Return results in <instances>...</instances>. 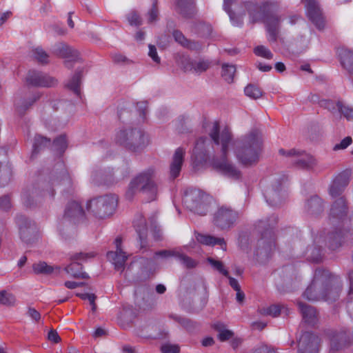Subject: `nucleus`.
I'll list each match as a JSON object with an SVG mask.
<instances>
[{
    "mask_svg": "<svg viewBox=\"0 0 353 353\" xmlns=\"http://www.w3.org/2000/svg\"><path fill=\"white\" fill-rule=\"evenodd\" d=\"M58 185L63 186L65 189L72 185L71 178L61 162L57 164L55 170L48 178L39 182L23 194L24 205L32 208L37 204L40 197L48 196L52 198L55 194L54 188Z\"/></svg>",
    "mask_w": 353,
    "mask_h": 353,
    "instance_id": "1",
    "label": "nucleus"
},
{
    "mask_svg": "<svg viewBox=\"0 0 353 353\" xmlns=\"http://www.w3.org/2000/svg\"><path fill=\"white\" fill-rule=\"evenodd\" d=\"M341 291L342 281L339 276L328 270H316L303 296L311 301L322 300L332 303L339 298Z\"/></svg>",
    "mask_w": 353,
    "mask_h": 353,
    "instance_id": "2",
    "label": "nucleus"
},
{
    "mask_svg": "<svg viewBox=\"0 0 353 353\" xmlns=\"http://www.w3.org/2000/svg\"><path fill=\"white\" fill-rule=\"evenodd\" d=\"M209 135L214 141L217 147H220V155L213 156L211 160V165L216 170L234 179H239L241 172L236 166L228 159L229 145L232 139V134L228 128H225L220 132L218 122L213 123Z\"/></svg>",
    "mask_w": 353,
    "mask_h": 353,
    "instance_id": "3",
    "label": "nucleus"
},
{
    "mask_svg": "<svg viewBox=\"0 0 353 353\" xmlns=\"http://www.w3.org/2000/svg\"><path fill=\"white\" fill-rule=\"evenodd\" d=\"M262 148L263 140L260 132L252 130L234 142V152L240 163L251 166L259 161Z\"/></svg>",
    "mask_w": 353,
    "mask_h": 353,
    "instance_id": "4",
    "label": "nucleus"
},
{
    "mask_svg": "<svg viewBox=\"0 0 353 353\" xmlns=\"http://www.w3.org/2000/svg\"><path fill=\"white\" fill-rule=\"evenodd\" d=\"M223 6L234 26H240L243 24L246 11L248 12L251 23L254 24L261 19L260 7L254 1L239 3L236 0H224Z\"/></svg>",
    "mask_w": 353,
    "mask_h": 353,
    "instance_id": "5",
    "label": "nucleus"
},
{
    "mask_svg": "<svg viewBox=\"0 0 353 353\" xmlns=\"http://www.w3.org/2000/svg\"><path fill=\"white\" fill-rule=\"evenodd\" d=\"M156 170L150 167L139 173L130 183L125 192V196L128 200L132 199L134 195L142 192L149 195V200L153 201L156 199L158 188L154 181Z\"/></svg>",
    "mask_w": 353,
    "mask_h": 353,
    "instance_id": "6",
    "label": "nucleus"
},
{
    "mask_svg": "<svg viewBox=\"0 0 353 353\" xmlns=\"http://www.w3.org/2000/svg\"><path fill=\"white\" fill-rule=\"evenodd\" d=\"M277 220L274 218L271 223L265 221H261L258 225L259 231L261 233V238L258 240L255 250V254L260 259H266L272 254L274 248V233L273 227Z\"/></svg>",
    "mask_w": 353,
    "mask_h": 353,
    "instance_id": "7",
    "label": "nucleus"
},
{
    "mask_svg": "<svg viewBox=\"0 0 353 353\" xmlns=\"http://www.w3.org/2000/svg\"><path fill=\"white\" fill-rule=\"evenodd\" d=\"M117 204V197L115 195L107 194L89 201L87 210L95 217L103 219L114 213Z\"/></svg>",
    "mask_w": 353,
    "mask_h": 353,
    "instance_id": "8",
    "label": "nucleus"
},
{
    "mask_svg": "<svg viewBox=\"0 0 353 353\" xmlns=\"http://www.w3.org/2000/svg\"><path fill=\"white\" fill-rule=\"evenodd\" d=\"M199 138L195 143V146L192 150V161L194 169H198L201 165L207 162L210 159L213 152H219L220 147H217L212 137Z\"/></svg>",
    "mask_w": 353,
    "mask_h": 353,
    "instance_id": "9",
    "label": "nucleus"
},
{
    "mask_svg": "<svg viewBox=\"0 0 353 353\" xmlns=\"http://www.w3.org/2000/svg\"><path fill=\"white\" fill-rule=\"evenodd\" d=\"M183 201L188 209L199 215L204 216L210 210L211 198L200 190H188Z\"/></svg>",
    "mask_w": 353,
    "mask_h": 353,
    "instance_id": "10",
    "label": "nucleus"
},
{
    "mask_svg": "<svg viewBox=\"0 0 353 353\" xmlns=\"http://www.w3.org/2000/svg\"><path fill=\"white\" fill-rule=\"evenodd\" d=\"M115 141L128 150L135 151L145 144L144 132L137 128L121 130L116 134Z\"/></svg>",
    "mask_w": 353,
    "mask_h": 353,
    "instance_id": "11",
    "label": "nucleus"
},
{
    "mask_svg": "<svg viewBox=\"0 0 353 353\" xmlns=\"http://www.w3.org/2000/svg\"><path fill=\"white\" fill-rule=\"evenodd\" d=\"M279 153L289 157L291 162L299 168L310 170L316 165L315 158L303 150L291 149L286 151L284 149H280Z\"/></svg>",
    "mask_w": 353,
    "mask_h": 353,
    "instance_id": "12",
    "label": "nucleus"
},
{
    "mask_svg": "<svg viewBox=\"0 0 353 353\" xmlns=\"http://www.w3.org/2000/svg\"><path fill=\"white\" fill-rule=\"evenodd\" d=\"M239 217L238 212L229 207L221 206L214 214V223L221 230H228L233 226Z\"/></svg>",
    "mask_w": 353,
    "mask_h": 353,
    "instance_id": "13",
    "label": "nucleus"
},
{
    "mask_svg": "<svg viewBox=\"0 0 353 353\" xmlns=\"http://www.w3.org/2000/svg\"><path fill=\"white\" fill-rule=\"evenodd\" d=\"M94 256V252H79L72 255L71 257L72 263L65 268V272L75 279H88V274L82 271V265L79 263L78 261L85 260L88 258H92Z\"/></svg>",
    "mask_w": 353,
    "mask_h": 353,
    "instance_id": "14",
    "label": "nucleus"
},
{
    "mask_svg": "<svg viewBox=\"0 0 353 353\" xmlns=\"http://www.w3.org/2000/svg\"><path fill=\"white\" fill-rule=\"evenodd\" d=\"M319 337L309 332L303 333L297 341L298 353H318Z\"/></svg>",
    "mask_w": 353,
    "mask_h": 353,
    "instance_id": "15",
    "label": "nucleus"
},
{
    "mask_svg": "<svg viewBox=\"0 0 353 353\" xmlns=\"http://www.w3.org/2000/svg\"><path fill=\"white\" fill-rule=\"evenodd\" d=\"M17 222L21 240L26 243L33 242L37 236V228L35 224L23 216H19Z\"/></svg>",
    "mask_w": 353,
    "mask_h": 353,
    "instance_id": "16",
    "label": "nucleus"
},
{
    "mask_svg": "<svg viewBox=\"0 0 353 353\" xmlns=\"http://www.w3.org/2000/svg\"><path fill=\"white\" fill-rule=\"evenodd\" d=\"M307 8V17L317 29L325 28V21L322 11L316 0H303Z\"/></svg>",
    "mask_w": 353,
    "mask_h": 353,
    "instance_id": "17",
    "label": "nucleus"
},
{
    "mask_svg": "<svg viewBox=\"0 0 353 353\" xmlns=\"http://www.w3.org/2000/svg\"><path fill=\"white\" fill-rule=\"evenodd\" d=\"M28 84L34 87H54L57 84V80L41 72L30 71L26 76Z\"/></svg>",
    "mask_w": 353,
    "mask_h": 353,
    "instance_id": "18",
    "label": "nucleus"
},
{
    "mask_svg": "<svg viewBox=\"0 0 353 353\" xmlns=\"http://www.w3.org/2000/svg\"><path fill=\"white\" fill-rule=\"evenodd\" d=\"M345 239V234L341 229H335L334 231L327 234L326 238L320 233L315 239L316 243L325 241L329 248L332 250H336L342 246Z\"/></svg>",
    "mask_w": 353,
    "mask_h": 353,
    "instance_id": "19",
    "label": "nucleus"
},
{
    "mask_svg": "<svg viewBox=\"0 0 353 353\" xmlns=\"http://www.w3.org/2000/svg\"><path fill=\"white\" fill-rule=\"evenodd\" d=\"M121 238L117 237L114 243L116 251H110L107 253L108 259L112 263L117 271L122 272L125 269V263L128 256L121 248Z\"/></svg>",
    "mask_w": 353,
    "mask_h": 353,
    "instance_id": "20",
    "label": "nucleus"
},
{
    "mask_svg": "<svg viewBox=\"0 0 353 353\" xmlns=\"http://www.w3.org/2000/svg\"><path fill=\"white\" fill-rule=\"evenodd\" d=\"M174 10L185 19H194L198 12L196 0H174Z\"/></svg>",
    "mask_w": 353,
    "mask_h": 353,
    "instance_id": "21",
    "label": "nucleus"
},
{
    "mask_svg": "<svg viewBox=\"0 0 353 353\" xmlns=\"http://www.w3.org/2000/svg\"><path fill=\"white\" fill-rule=\"evenodd\" d=\"M266 201L272 206H278L284 199L285 193L282 190L281 183L276 181L264 190Z\"/></svg>",
    "mask_w": 353,
    "mask_h": 353,
    "instance_id": "22",
    "label": "nucleus"
},
{
    "mask_svg": "<svg viewBox=\"0 0 353 353\" xmlns=\"http://www.w3.org/2000/svg\"><path fill=\"white\" fill-rule=\"evenodd\" d=\"M350 182V174L347 172L344 171L339 173L333 179L329 188V194L333 199H338L342 196L345 188Z\"/></svg>",
    "mask_w": 353,
    "mask_h": 353,
    "instance_id": "23",
    "label": "nucleus"
},
{
    "mask_svg": "<svg viewBox=\"0 0 353 353\" xmlns=\"http://www.w3.org/2000/svg\"><path fill=\"white\" fill-rule=\"evenodd\" d=\"M85 212L81 204L76 201L68 203L63 215V219L72 223H77L84 218Z\"/></svg>",
    "mask_w": 353,
    "mask_h": 353,
    "instance_id": "24",
    "label": "nucleus"
},
{
    "mask_svg": "<svg viewBox=\"0 0 353 353\" xmlns=\"http://www.w3.org/2000/svg\"><path fill=\"white\" fill-rule=\"evenodd\" d=\"M185 149L182 147L176 148L173 154L169 168V177L174 180L177 178L181 172L184 161Z\"/></svg>",
    "mask_w": 353,
    "mask_h": 353,
    "instance_id": "25",
    "label": "nucleus"
},
{
    "mask_svg": "<svg viewBox=\"0 0 353 353\" xmlns=\"http://www.w3.org/2000/svg\"><path fill=\"white\" fill-rule=\"evenodd\" d=\"M54 53L64 59H67L68 62L77 61L79 59V52L65 43H59L54 46Z\"/></svg>",
    "mask_w": 353,
    "mask_h": 353,
    "instance_id": "26",
    "label": "nucleus"
},
{
    "mask_svg": "<svg viewBox=\"0 0 353 353\" xmlns=\"http://www.w3.org/2000/svg\"><path fill=\"white\" fill-rule=\"evenodd\" d=\"M281 19L276 15H268L265 19L267 32L270 42H276L279 34Z\"/></svg>",
    "mask_w": 353,
    "mask_h": 353,
    "instance_id": "27",
    "label": "nucleus"
},
{
    "mask_svg": "<svg viewBox=\"0 0 353 353\" xmlns=\"http://www.w3.org/2000/svg\"><path fill=\"white\" fill-rule=\"evenodd\" d=\"M347 206L344 196L336 199L330 209V219H335L339 221L347 216Z\"/></svg>",
    "mask_w": 353,
    "mask_h": 353,
    "instance_id": "28",
    "label": "nucleus"
},
{
    "mask_svg": "<svg viewBox=\"0 0 353 353\" xmlns=\"http://www.w3.org/2000/svg\"><path fill=\"white\" fill-rule=\"evenodd\" d=\"M299 311L304 321L308 324L314 325L318 321V315L316 309L301 301H297Z\"/></svg>",
    "mask_w": 353,
    "mask_h": 353,
    "instance_id": "29",
    "label": "nucleus"
},
{
    "mask_svg": "<svg viewBox=\"0 0 353 353\" xmlns=\"http://www.w3.org/2000/svg\"><path fill=\"white\" fill-rule=\"evenodd\" d=\"M134 225L138 234L141 250H144L148 246L147 236L148 228L144 217L139 215L134 222Z\"/></svg>",
    "mask_w": 353,
    "mask_h": 353,
    "instance_id": "30",
    "label": "nucleus"
},
{
    "mask_svg": "<svg viewBox=\"0 0 353 353\" xmlns=\"http://www.w3.org/2000/svg\"><path fill=\"white\" fill-rule=\"evenodd\" d=\"M348 337L345 332H335L330 340V350L332 352L343 349L348 343Z\"/></svg>",
    "mask_w": 353,
    "mask_h": 353,
    "instance_id": "31",
    "label": "nucleus"
},
{
    "mask_svg": "<svg viewBox=\"0 0 353 353\" xmlns=\"http://www.w3.org/2000/svg\"><path fill=\"white\" fill-rule=\"evenodd\" d=\"M196 239L200 243L206 245H219L223 250H226L227 245L223 238L215 237L214 236L198 234Z\"/></svg>",
    "mask_w": 353,
    "mask_h": 353,
    "instance_id": "32",
    "label": "nucleus"
},
{
    "mask_svg": "<svg viewBox=\"0 0 353 353\" xmlns=\"http://www.w3.org/2000/svg\"><path fill=\"white\" fill-rule=\"evenodd\" d=\"M305 208L308 214L317 215L323 210V201L318 196H312L307 201Z\"/></svg>",
    "mask_w": 353,
    "mask_h": 353,
    "instance_id": "33",
    "label": "nucleus"
},
{
    "mask_svg": "<svg viewBox=\"0 0 353 353\" xmlns=\"http://www.w3.org/2000/svg\"><path fill=\"white\" fill-rule=\"evenodd\" d=\"M39 97V95H34L27 99L22 98L17 99L14 102L17 112L21 116L23 115Z\"/></svg>",
    "mask_w": 353,
    "mask_h": 353,
    "instance_id": "34",
    "label": "nucleus"
},
{
    "mask_svg": "<svg viewBox=\"0 0 353 353\" xmlns=\"http://www.w3.org/2000/svg\"><path fill=\"white\" fill-rule=\"evenodd\" d=\"M339 55L341 63L345 70L350 74H353V52L342 48L339 50Z\"/></svg>",
    "mask_w": 353,
    "mask_h": 353,
    "instance_id": "35",
    "label": "nucleus"
},
{
    "mask_svg": "<svg viewBox=\"0 0 353 353\" xmlns=\"http://www.w3.org/2000/svg\"><path fill=\"white\" fill-rule=\"evenodd\" d=\"M145 17L148 24H154L159 21L160 12L158 6V0H152V6L145 13Z\"/></svg>",
    "mask_w": 353,
    "mask_h": 353,
    "instance_id": "36",
    "label": "nucleus"
},
{
    "mask_svg": "<svg viewBox=\"0 0 353 353\" xmlns=\"http://www.w3.org/2000/svg\"><path fill=\"white\" fill-rule=\"evenodd\" d=\"M212 66V62L209 60L201 59L194 61L193 65H188L185 67L188 70H193L192 72L201 74L208 70Z\"/></svg>",
    "mask_w": 353,
    "mask_h": 353,
    "instance_id": "37",
    "label": "nucleus"
},
{
    "mask_svg": "<svg viewBox=\"0 0 353 353\" xmlns=\"http://www.w3.org/2000/svg\"><path fill=\"white\" fill-rule=\"evenodd\" d=\"M50 145V140L40 134L34 137L32 157Z\"/></svg>",
    "mask_w": 353,
    "mask_h": 353,
    "instance_id": "38",
    "label": "nucleus"
},
{
    "mask_svg": "<svg viewBox=\"0 0 353 353\" xmlns=\"http://www.w3.org/2000/svg\"><path fill=\"white\" fill-rule=\"evenodd\" d=\"M172 34L175 41L184 47L190 49H198L200 48V45L198 43L188 40L179 30H174Z\"/></svg>",
    "mask_w": 353,
    "mask_h": 353,
    "instance_id": "39",
    "label": "nucleus"
},
{
    "mask_svg": "<svg viewBox=\"0 0 353 353\" xmlns=\"http://www.w3.org/2000/svg\"><path fill=\"white\" fill-rule=\"evenodd\" d=\"M81 72V70H77L66 84V87L77 96L80 95V84L82 76Z\"/></svg>",
    "mask_w": 353,
    "mask_h": 353,
    "instance_id": "40",
    "label": "nucleus"
},
{
    "mask_svg": "<svg viewBox=\"0 0 353 353\" xmlns=\"http://www.w3.org/2000/svg\"><path fill=\"white\" fill-rule=\"evenodd\" d=\"M214 327L218 332L217 337L221 342L228 341L234 336V333L232 330L226 329L225 325L222 323L214 324Z\"/></svg>",
    "mask_w": 353,
    "mask_h": 353,
    "instance_id": "41",
    "label": "nucleus"
},
{
    "mask_svg": "<svg viewBox=\"0 0 353 353\" xmlns=\"http://www.w3.org/2000/svg\"><path fill=\"white\" fill-rule=\"evenodd\" d=\"M236 72V68L234 65L224 63L222 65L221 76L228 83L233 81L234 76Z\"/></svg>",
    "mask_w": 353,
    "mask_h": 353,
    "instance_id": "42",
    "label": "nucleus"
},
{
    "mask_svg": "<svg viewBox=\"0 0 353 353\" xmlns=\"http://www.w3.org/2000/svg\"><path fill=\"white\" fill-rule=\"evenodd\" d=\"M307 254L308 259L314 263H319L321 261V248L319 245L316 246L314 245L310 246L307 250Z\"/></svg>",
    "mask_w": 353,
    "mask_h": 353,
    "instance_id": "43",
    "label": "nucleus"
},
{
    "mask_svg": "<svg viewBox=\"0 0 353 353\" xmlns=\"http://www.w3.org/2000/svg\"><path fill=\"white\" fill-rule=\"evenodd\" d=\"M32 57L37 60L38 62L46 64L48 63V54L44 51V50L38 46L34 48L31 50Z\"/></svg>",
    "mask_w": 353,
    "mask_h": 353,
    "instance_id": "44",
    "label": "nucleus"
},
{
    "mask_svg": "<svg viewBox=\"0 0 353 353\" xmlns=\"http://www.w3.org/2000/svg\"><path fill=\"white\" fill-rule=\"evenodd\" d=\"M33 271L37 274H50L53 272V267L48 265L44 261H40L32 265Z\"/></svg>",
    "mask_w": 353,
    "mask_h": 353,
    "instance_id": "45",
    "label": "nucleus"
},
{
    "mask_svg": "<svg viewBox=\"0 0 353 353\" xmlns=\"http://www.w3.org/2000/svg\"><path fill=\"white\" fill-rule=\"evenodd\" d=\"M176 258L181 262V263L186 268H194L197 265V262L186 254L177 252Z\"/></svg>",
    "mask_w": 353,
    "mask_h": 353,
    "instance_id": "46",
    "label": "nucleus"
},
{
    "mask_svg": "<svg viewBox=\"0 0 353 353\" xmlns=\"http://www.w3.org/2000/svg\"><path fill=\"white\" fill-rule=\"evenodd\" d=\"M52 146L54 150H56L58 153H63L68 146L65 135L61 134L56 138L53 141Z\"/></svg>",
    "mask_w": 353,
    "mask_h": 353,
    "instance_id": "47",
    "label": "nucleus"
},
{
    "mask_svg": "<svg viewBox=\"0 0 353 353\" xmlns=\"http://www.w3.org/2000/svg\"><path fill=\"white\" fill-rule=\"evenodd\" d=\"M246 96L253 99H257L262 97L263 92L261 90L254 84L248 85L244 90Z\"/></svg>",
    "mask_w": 353,
    "mask_h": 353,
    "instance_id": "48",
    "label": "nucleus"
},
{
    "mask_svg": "<svg viewBox=\"0 0 353 353\" xmlns=\"http://www.w3.org/2000/svg\"><path fill=\"white\" fill-rule=\"evenodd\" d=\"M259 312L263 316H278L281 313V307L278 305H272L268 307L259 309Z\"/></svg>",
    "mask_w": 353,
    "mask_h": 353,
    "instance_id": "49",
    "label": "nucleus"
},
{
    "mask_svg": "<svg viewBox=\"0 0 353 353\" xmlns=\"http://www.w3.org/2000/svg\"><path fill=\"white\" fill-rule=\"evenodd\" d=\"M15 303V297L10 292L2 290L0 292V304L11 306Z\"/></svg>",
    "mask_w": 353,
    "mask_h": 353,
    "instance_id": "50",
    "label": "nucleus"
},
{
    "mask_svg": "<svg viewBox=\"0 0 353 353\" xmlns=\"http://www.w3.org/2000/svg\"><path fill=\"white\" fill-rule=\"evenodd\" d=\"M339 111L347 120L353 119V108L339 101L336 104Z\"/></svg>",
    "mask_w": 353,
    "mask_h": 353,
    "instance_id": "51",
    "label": "nucleus"
},
{
    "mask_svg": "<svg viewBox=\"0 0 353 353\" xmlns=\"http://www.w3.org/2000/svg\"><path fill=\"white\" fill-rule=\"evenodd\" d=\"M207 261L214 270L222 274L223 276H228L229 272L225 268L224 264L221 261L215 260L211 257L208 258Z\"/></svg>",
    "mask_w": 353,
    "mask_h": 353,
    "instance_id": "52",
    "label": "nucleus"
},
{
    "mask_svg": "<svg viewBox=\"0 0 353 353\" xmlns=\"http://www.w3.org/2000/svg\"><path fill=\"white\" fill-rule=\"evenodd\" d=\"M254 52L256 56L263 57L267 59H272L273 54L264 46H258L254 49Z\"/></svg>",
    "mask_w": 353,
    "mask_h": 353,
    "instance_id": "53",
    "label": "nucleus"
},
{
    "mask_svg": "<svg viewBox=\"0 0 353 353\" xmlns=\"http://www.w3.org/2000/svg\"><path fill=\"white\" fill-rule=\"evenodd\" d=\"M126 18L131 26H139L142 24V19L137 11H131Z\"/></svg>",
    "mask_w": 353,
    "mask_h": 353,
    "instance_id": "54",
    "label": "nucleus"
},
{
    "mask_svg": "<svg viewBox=\"0 0 353 353\" xmlns=\"http://www.w3.org/2000/svg\"><path fill=\"white\" fill-rule=\"evenodd\" d=\"M177 250H163L154 252V259L161 257L162 259H168L170 257H175L177 254Z\"/></svg>",
    "mask_w": 353,
    "mask_h": 353,
    "instance_id": "55",
    "label": "nucleus"
},
{
    "mask_svg": "<svg viewBox=\"0 0 353 353\" xmlns=\"http://www.w3.org/2000/svg\"><path fill=\"white\" fill-rule=\"evenodd\" d=\"M171 317L188 330H191L194 327V323L188 319L176 315H172Z\"/></svg>",
    "mask_w": 353,
    "mask_h": 353,
    "instance_id": "56",
    "label": "nucleus"
},
{
    "mask_svg": "<svg viewBox=\"0 0 353 353\" xmlns=\"http://www.w3.org/2000/svg\"><path fill=\"white\" fill-rule=\"evenodd\" d=\"M77 296L80 297L81 299L85 300L88 299L92 305V310L94 312L95 311L97 308V305L95 303V300L97 296L94 294H88V293H83V294H77Z\"/></svg>",
    "mask_w": 353,
    "mask_h": 353,
    "instance_id": "57",
    "label": "nucleus"
},
{
    "mask_svg": "<svg viewBox=\"0 0 353 353\" xmlns=\"http://www.w3.org/2000/svg\"><path fill=\"white\" fill-rule=\"evenodd\" d=\"M162 353H179V347L176 345L165 344L161 347Z\"/></svg>",
    "mask_w": 353,
    "mask_h": 353,
    "instance_id": "58",
    "label": "nucleus"
},
{
    "mask_svg": "<svg viewBox=\"0 0 353 353\" xmlns=\"http://www.w3.org/2000/svg\"><path fill=\"white\" fill-rule=\"evenodd\" d=\"M352 141V140L350 137H346L339 143H337L334 145V150H344L351 144Z\"/></svg>",
    "mask_w": 353,
    "mask_h": 353,
    "instance_id": "59",
    "label": "nucleus"
},
{
    "mask_svg": "<svg viewBox=\"0 0 353 353\" xmlns=\"http://www.w3.org/2000/svg\"><path fill=\"white\" fill-rule=\"evenodd\" d=\"M150 221L154 239L157 240L160 239L161 236V230L157 227L154 219H150Z\"/></svg>",
    "mask_w": 353,
    "mask_h": 353,
    "instance_id": "60",
    "label": "nucleus"
},
{
    "mask_svg": "<svg viewBox=\"0 0 353 353\" xmlns=\"http://www.w3.org/2000/svg\"><path fill=\"white\" fill-rule=\"evenodd\" d=\"M11 207L10 199L8 196H3L0 198V209L8 210Z\"/></svg>",
    "mask_w": 353,
    "mask_h": 353,
    "instance_id": "61",
    "label": "nucleus"
},
{
    "mask_svg": "<svg viewBox=\"0 0 353 353\" xmlns=\"http://www.w3.org/2000/svg\"><path fill=\"white\" fill-rule=\"evenodd\" d=\"M149 56L152 59V60L157 63H160V58L159 57L157 52V48L153 45H149Z\"/></svg>",
    "mask_w": 353,
    "mask_h": 353,
    "instance_id": "62",
    "label": "nucleus"
},
{
    "mask_svg": "<svg viewBox=\"0 0 353 353\" xmlns=\"http://www.w3.org/2000/svg\"><path fill=\"white\" fill-rule=\"evenodd\" d=\"M253 353H277L273 348L268 345H261L256 348Z\"/></svg>",
    "mask_w": 353,
    "mask_h": 353,
    "instance_id": "63",
    "label": "nucleus"
},
{
    "mask_svg": "<svg viewBox=\"0 0 353 353\" xmlns=\"http://www.w3.org/2000/svg\"><path fill=\"white\" fill-rule=\"evenodd\" d=\"M48 339L49 341H52L54 343H58L61 340V338L59 336L57 332L54 330H51L49 331L48 334Z\"/></svg>",
    "mask_w": 353,
    "mask_h": 353,
    "instance_id": "64",
    "label": "nucleus"
}]
</instances>
